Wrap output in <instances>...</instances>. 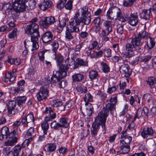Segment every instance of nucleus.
<instances>
[{
  "label": "nucleus",
  "instance_id": "obj_1",
  "mask_svg": "<svg viewBox=\"0 0 156 156\" xmlns=\"http://www.w3.org/2000/svg\"><path fill=\"white\" fill-rule=\"evenodd\" d=\"M143 42L137 36L133 38L130 43L127 44L124 49L125 55L128 58L131 57L134 54V51L142 52L144 49Z\"/></svg>",
  "mask_w": 156,
  "mask_h": 156
},
{
  "label": "nucleus",
  "instance_id": "obj_2",
  "mask_svg": "<svg viewBox=\"0 0 156 156\" xmlns=\"http://www.w3.org/2000/svg\"><path fill=\"white\" fill-rule=\"evenodd\" d=\"M91 20V15L80 17L79 12H76L73 18L71 19L69 22L71 31L76 33L79 32L80 30L78 26L80 23H83L85 25H87L90 23Z\"/></svg>",
  "mask_w": 156,
  "mask_h": 156
},
{
  "label": "nucleus",
  "instance_id": "obj_3",
  "mask_svg": "<svg viewBox=\"0 0 156 156\" xmlns=\"http://www.w3.org/2000/svg\"><path fill=\"white\" fill-rule=\"evenodd\" d=\"M100 112L98 113V116L95 119L94 122L92 124L91 128V134L93 136H95L97 135L99 126L101 125L104 129V133L106 132L105 122L107 116L103 114L100 115Z\"/></svg>",
  "mask_w": 156,
  "mask_h": 156
},
{
  "label": "nucleus",
  "instance_id": "obj_4",
  "mask_svg": "<svg viewBox=\"0 0 156 156\" xmlns=\"http://www.w3.org/2000/svg\"><path fill=\"white\" fill-rule=\"evenodd\" d=\"M26 0H15L12 5L9 3H7L4 5L5 10L9 9L13 10L17 13L24 12L26 8L25 2Z\"/></svg>",
  "mask_w": 156,
  "mask_h": 156
},
{
  "label": "nucleus",
  "instance_id": "obj_5",
  "mask_svg": "<svg viewBox=\"0 0 156 156\" xmlns=\"http://www.w3.org/2000/svg\"><path fill=\"white\" fill-rule=\"evenodd\" d=\"M106 17L109 20L118 18L119 21L122 22H125L126 21V18L123 16L120 9L116 6L109 8L107 12Z\"/></svg>",
  "mask_w": 156,
  "mask_h": 156
},
{
  "label": "nucleus",
  "instance_id": "obj_6",
  "mask_svg": "<svg viewBox=\"0 0 156 156\" xmlns=\"http://www.w3.org/2000/svg\"><path fill=\"white\" fill-rule=\"evenodd\" d=\"M117 101V94H114L110 100H107L106 102L105 107L103 108L101 112L100 115L103 114L108 116L109 111L111 112L115 109V105Z\"/></svg>",
  "mask_w": 156,
  "mask_h": 156
},
{
  "label": "nucleus",
  "instance_id": "obj_7",
  "mask_svg": "<svg viewBox=\"0 0 156 156\" xmlns=\"http://www.w3.org/2000/svg\"><path fill=\"white\" fill-rule=\"evenodd\" d=\"M38 25L35 23H32L27 25L25 30V32L28 34H30L32 41H38L40 34L38 31Z\"/></svg>",
  "mask_w": 156,
  "mask_h": 156
},
{
  "label": "nucleus",
  "instance_id": "obj_8",
  "mask_svg": "<svg viewBox=\"0 0 156 156\" xmlns=\"http://www.w3.org/2000/svg\"><path fill=\"white\" fill-rule=\"evenodd\" d=\"M114 23L113 21L108 20L105 21L103 24L104 30H102V34L103 36H106L112 31V28Z\"/></svg>",
  "mask_w": 156,
  "mask_h": 156
},
{
  "label": "nucleus",
  "instance_id": "obj_9",
  "mask_svg": "<svg viewBox=\"0 0 156 156\" xmlns=\"http://www.w3.org/2000/svg\"><path fill=\"white\" fill-rule=\"evenodd\" d=\"M31 41H28L26 40L24 41V44L25 49L29 48L33 51V53L35 51L37 50L39 48V46L38 43V41H33L32 40L31 37Z\"/></svg>",
  "mask_w": 156,
  "mask_h": 156
},
{
  "label": "nucleus",
  "instance_id": "obj_10",
  "mask_svg": "<svg viewBox=\"0 0 156 156\" xmlns=\"http://www.w3.org/2000/svg\"><path fill=\"white\" fill-rule=\"evenodd\" d=\"M48 94V90L47 88L44 87H41L36 95L37 100L40 101L45 100L47 98Z\"/></svg>",
  "mask_w": 156,
  "mask_h": 156
},
{
  "label": "nucleus",
  "instance_id": "obj_11",
  "mask_svg": "<svg viewBox=\"0 0 156 156\" xmlns=\"http://www.w3.org/2000/svg\"><path fill=\"white\" fill-rule=\"evenodd\" d=\"M55 18L52 16L46 17L41 21V24L44 27L46 28L50 25L53 24L55 22Z\"/></svg>",
  "mask_w": 156,
  "mask_h": 156
},
{
  "label": "nucleus",
  "instance_id": "obj_12",
  "mask_svg": "<svg viewBox=\"0 0 156 156\" xmlns=\"http://www.w3.org/2000/svg\"><path fill=\"white\" fill-rule=\"evenodd\" d=\"M120 71L122 75L125 77H128L131 74V71L129 66L127 64H124L120 68Z\"/></svg>",
  "mask_w": 156,
  "mask_h": 156
},
{
  "label": "nucleus",
  "instance_id": "obj_13",
  "mask_svg": "<svg viewBox=\"0 0 156 156\" xmlns=\"http://www.w3.org/2000/svg\"><path fill=\"white\" fill-rule=\"evenodd\" d=\"M16 101L13 100H10L7 102V113L9 115L11 116L14 114V113H13V112L16 108Z\"/></svg>",
  "mask_w": 156,
  "mask_h": 156
},
{
  "label": "nucleus",
  "instance_id": "obj_14",
  "mask_svg": "<svg viewBox=\"0 0 156 156\" xmlns=\"http://www.w3.org/2000/svg\"><path fill=\"white\" fill-rule=\"evenodd\" d=\"M34 119L33 114H28L26 117L23 118L21 122L24 126H28L30 123L34 124Z\"/></svg>",
  "mask_w": 156,
  "mask_h": 156
},
{
  "label": "nucleus",
  "instance_id": "obj_15",
  "mask_svg": "<svg viewBox=\"0 0 156 156\" xmlns=\"http://www.w3.org/2000/svg\"><path fill=\"white\" fill-rule=\"evenodd\" d=\"M121 139L120 144H122L129 145L132 140V137L127 134L126 131L122 132L121 135Z\"/></svg>",
  "mask_w": 156,
  "mask_h": 156
},
{
  "label": "nucleus",
  "instance_id": "obj_16",
  "mask_svg": "<svg viewBox=\"0 0 156 156\" xmlns=\"http://www.w3.org/2000/svg\"><path fill=\"white\" fill-rule=\"evenodd\" d=\"M54 38L53 34L50 31L45 32L41 37V39L44 43H47L52 41Z\"/></svg>",
  "mask_w": 156,
  "mask_h": 156
},
{
  "label": "nucleus",
  "instance_id": "obj_17",
  "mask_svg": "<svg viewBox=\"0 0 156 156\" xmlns=\"http://www.w3.org/2000/svg\"><path fill=\"white\" fill-rule=\"evenodd\" d=\"M127 20L129 23L132 26H135L138 22V18L137 13L130 14V16L127 17Z\"/></svg>",
  "mask_w": 156,
  "mask_h": 156
},
{
  "label": "nucleus",
  "instance_id": "obj_18",
  "mask_svg": "<svg viewBox=\"0 0 156 156\" xmlns=\"http://www.w3.org/2000/svg\"><path fill=\"white\" fill-rule=\"evenodd\" d=\"M154 133L153 130L151 127H147L144 128L141 133L142 136L144 138H147L152 136Z\"/></svg>",
  "mask_w": 156,
  "mask_h": 156
},
{
  "label": "nucleus",
  "instance_id": "obj_19",
  "mask_svg": "<svg viewBox=\"0 0 156 156\" xmlns=\"http://www.w3.org/2000/svg\"><path fill=\"white\" fill-rule=\"evenodd\" d=\"M57 66L59 69L58 72H59L63 76H66V71L68 69V66L66 62L60 64Z\"/></svg>",
  "mask_w": 156,
  "mask_h": 156
},
{
  "label": "nucleus",
  "instance_id": "obj_20",
  "mask_svg": "<svg viewBox=\"0 0 156 156\" xmlns=\"http://www.w3.org/2000/svg\"><path fill=\"white\" fill-rule=\"evenodd\" d=\"M64 76L59 72H57L51 78L50 82L51 83H56L60 81Z\"/></svg>",
  "mask_w": 156,
  "mask_h": 156
},
{
  "label": "nucleus",
  "instance_id": "obj_21",
  "mask_svg": "<svg viewBox=\"0 0 156 156\" xmlns=\"http://www.w3.org/2000/svg\"><path fill=\"white\" fill-rule=\"evenodd\" d=\"M52 4V2L51 1H44L39 5V7L43 11H45L50 8Z\"/></svg>",
  "mask_w": 156,
  "mask_h": 156
},
{
  "label": "nucleus",
  "instance_id": "obj_22",
  "mask_svg": "<svg viewBox=\"0 0 156 156\" xmlns=\"http://www.w3.org/2000/svg\"><path fill=\"white\" fill-rule=\"evenodd\" d=\"M87 106L83 112V115L85 116H90L92 115L93 108L91 104H89L86 105Z\"/></svg>",
  "mask_w": 156,
  "mask_h": 156
},
{
  "label": "nucleus",
  "instance_id": "obj_23",
  "mask_svg": "<svg viewBox=\"0 0 156 156\" xmlns=\"http://www.w3.org/2000/svg\"><path fill=\"white\" fill-rule=\"evenodd\" d=\"M99 77V74L97 71L92 70L89 72V77L90 80L93 81L94 80H98Z\"/></svg>",
  "mask_w": 156,
  "mask_h": 156
},
{
  "label": "nucleus",
  "instance_id": "obj_24",
  "mask_svg": "<svg viewBox=\"0 0 156 156\" xmlns=\"http://www.w3.org/2000/svg\"><path fill=\"white\" fill-rule=\"evenodd\" d=\"M72 78L73 81L80 82L84 79V76L80 73H76L72 76Z\"/></svg>",
  "mask_w": 156,
  "mask_h": 156
},
{
  "label": "nucleus",
  "instance_id": "obj_25",
  "mask_svg": "<svg viewBox=\"0 0 156 156\" xmlns=\"http://www.w3.org/2000/svg\"><path fill=\"white\" fill-rule=\"evenodd\" d=\"M68 119L65 117H61L59 119V123L61 127L67 128L69 126Z\"/></svg>",
  "mask_w": 156,
  "mask_h": 156
},
{
  "label": "nucleus",
  "instance_id": "obj_26",
  "mask_svg": "<svg viewBox=\"0 0 156 156\" xmlns=\"http://www.w3.org/2000/svg\"><path fill=\"white\" fill-rule=\"evenodd\" d=\"M120 154H124L128 153L130 150L129 145L122 144H120Z\"/></svg>",
  "mask_w": 156,
  "mask_h": 156
},
{
  "label": "nucleus",
  "instance_id": "obj_27",
  "mask_svg": "<svg viewBox=\"0 0 156 156\" xmlns=\"http://www.w3.org/2000/svg\"><path fill=\"white\" fill-rule=\"evenodd\" d=\"M27 98L25 96L18 97L16 99V101L18 105L20 108H23L24 105Z\"/></svg>",
  "mask_w": 156,
  "mask_h": 156
},
{
  "label": "nucleus",
  "instance_id": "obj_28",
  "mask_svg": "<svg viewBox=\"0 0 156 156\" xmlns=\"http://www.w3.org/2000/svg\"><path fill=\"white\" fill-rule=\"evenodd\" d=\"M17 137H14L12 138H9L4 143V145L5 146H13L14 145L17 141Z\"/></svg>",
  "mask_w": 156,
  "mask_h": 156
},
{
  "label": "nucleus",
  "instance_id": "obj_29",
  "mask_svg": "<svg viewBox=\"0 0 156 156\" xmlns=\"http://www.w3.org/2000/svg\"><path fill=\"white\" fill-rule=\"evenodd\" d=\"M151 11L150 9L144 10L140 13V17L146 20L149 19Z\"/></svg>",
  "mask_w": 156,
  "mask_h": 156
},
{
  "label": "nucleus",
  "instance_id": "obj_30",
  "mask_svg": "<svg viewBox=\"0 0 156 156\" xmlns=\"http://www.w3.org/2000/svg\"><path fill=\"white\" fill-rule=\"evenodd\" d=\"M56 147V145L53 143L49 144L45 147V151L49 152H53L55 151Z\"/></svg>",
  "mask_w": 156,
  "mask_h": 156
},
{
  "label": "nucleus",
  "instance_id": "obj_31",
  "mask_svg": "<svg viewBox=\"0 0 156 156\" xmlns=\"http://www.w3.org/2000/svg\"><path fill=\"white\" fill-rule=\"evenodd\" d=\"M70 29H69L67 28L65 32V38L66 40L70 41L73 39V37L71 34V33L74 32L72 31L71 30V26L69 25Z\"/></svg>",
  "mask_w": 156,
  "mask_h": 156
},
{
  "label": "nucleus",
  "instance_id": "obj_32",
  "mask_svg": "<svg viewBox=\"0 0 156 156\" xmlns=\"http://www.w3.org/2000/svg\"><path fill=\"white\" fill-rule=\"evenodd\" d=\"M53 105L54 107L59 108V109H60L61 111H62L64 110L65 107L62 105V102L59 101H53Z\"/></svg>",
  "mask_w": 156,
  "mask_h": 156
},
{
  "label": "nucleus",
  "instance_id": "obj_33",
  "mask_svg": "<svg viewBox=\"0 0 156 156\" xmlns=\"http://www.w3.org/2000/svg\"><path fill=\"white\" fill-rule=\"evenodd\" d=\"M137 37L141 40L142 39L146 38H148L149 37L148 34L145 31L139 32L137 34Z\"/></svg>",
  "mask_w": 156,
  "mask_h": 156
},
{
  "label": "nucleus",
  "instance_id": "obj_34",
  "mask_svg": "<svg viewBox=\"0 0 156 156\" xmlns=\"http://www.w3.org/2000/svg\"><path fill=\"white\" fill-rule=\"evenodd\" d=\"M148 38L150 39V41L149 42H147V46L148 49H150L154 47L155 44V42L154 38H151L150 37H149Z\"/></svg>",
  "mask_w": 156,
  "mask_h": 156
},
{
  "label": "nucleus",
  "instance_id": "obj_35",
  "mask_svg": "<svg viewBox=\"0 0 156 156\" xmlns=\"http://www.w3.org/2000/svg\"><path fill=\"white\" fill-rule=\"evenodd\" d=\"M92 98L93 97L90 93L86 94L83 98L85 102V105H87L90 104L88 102L91 101L92 100Z\"/></svg>",
  "mask_w": 156,
  "mask_h": 156
},
{
  "label": "nucleus",
  "instance_id": "obj_36",
  "mask_svg": "<svg viewBox=\"0 0 156 156\" xmlns=\"http://www.w3.org/2000/svg\"><path fill=\"white\" fill-rule=\"evenodd\" d=\"M27 135L28 136H31L30 138H32V140L36 135V133L35 132L34 128L33 127H30L27 133Z\"/></svg>",
  "mask_w": 156,
  "mask_h": 156
},
{
  "label": "nucleus",
  "instance_id": "obj_37",
  "mask_svg": "<svg viewBox=\"0 0 156 156\" xmlns=\"http://www.w3.org/2000/svg\"><path fill=\"white\" fill-rule=\"evenodd\" d=\"M76 62L80 65V66H88V62L82 58H77Z\"/></svg>",
  "mask_w": 156,
  "mask_h": 156
},
{
  "label": "nucleus",
  "instance_id": "obj_38",
  "mask_svg": "<svg viewBox=\"0 0 156 156\" xmlns=\"http://www.w3.org/2000/svg\"><path fill=\"white\" fill-rule=\"evenodd\" d=\"M42 129L43 130V133L44 135L46 134L47 133V130L49 128V125L47 122H44L41 124Z\"/></svg>",
  "mask_w": 156,
  "mask_h": 156
},
{
  "label": "nucleus",
  "instance_id": "obj_39",
  "mask_svg": "<svg viewBox=\"0 0 156 156\" xmlns=\"http://www.w3.org/2000/svg\"><path fill=\"white\" fill-rule=\"evenodd\" d=\"M143 109L141 108H139L134 117L133 121H134L136 119H139L143 116Z\"/></svg>",
  "mask_w": 156,
  "mask_h": 156
},
{
  "label": "nucleus",
  "instance_id": "obj_40",
  "mask_svg": "<svg viewBox=\"0 0 156 156\" xmlns=\"http://www.w3.org/2000/svg\"><path fill=\"white\" fill-rule=\"evenodd\" d=\"M103 71L105 73H107L110 71L109 66L106 63L102 62L101 64Z\"/></svg>",
  "mask_w": 156,
  "mask_h": 156
},
{
  "label": "nucleus",
  "instance_id": "obj_41",
  "mask_svg": "<svg viewBox=\"0 0 156 156\" xmlns=\"http://www.w3.org/2000/svg\"><path fill=\"white\" fill-rule=\"evenodd\" d=\"M81 16L91 15L90 12L88 10V8L86 6L83 7L81 9Z\"/></svg>",
  "mask_w": 156,
  "mask_h": 156
},
{
  "label": "nucleus",
  "instance_id": "obj_42",
  "mask_svg": "<svg viewBox=\"0 0 156 156\" xmlns=\"http://www.w3.org/2000/svg\"><path fill=\"white\" fill-rule=\"evenodd\" d=\"M94 54H92L91 58H97L101 57L103 54V51H102L100 50L97 52L95 51Z\"/></svg>",
  "mask_w": 156,
  "mask_h": 156
},
{
  "label": "nucleus",
  "instance_id": "obj_43",
  "mask_svg": "<svg viewBox=\"0 0 156 156\" xmlns=\"http://www.w3.org/2000/svg\"><path fill=\"white\" fill-rule=\"evenodd\" d=\"M0 132L3 136H6V137L9 132V129L6 126L3 127L1 129Z\"/></svg>",
  "mask_w": 156,
  "mask_h": 156
},
{
  "label": "nucleus",
  "instance_id": "obj_44",
  "mask_svg": "<svg viewBox=\"0 0 156 156\" xmlns=\"http://www.w3.org/2000/svg\"><path fill=\"white\" fill-rule=\"evenodd\" d=\"M147 84L151 87L154 85L156 82L155 78L153 76L149 77L147 80Z\"/></svg>",
  "mask_w": 156,
  "mask_h": 156
},
{
  "label": "nucleus",
  "instance_id": "obj_45",
  "mask_svg": "<svg viewBox=\"0 0 156 156\" xmlns=\"http://www.w3.org/2000/svg\"><path fill=\"white\" fill-rule=\"evenodd\" d=\"M24 91V89L22 87H16L12 90L13 93L14 95H16L19 94H20Z\"/></svg>",
  "mask_w": 156,
  "mask_h": 156
},
{
  "label": "nucleus",
  "instance_id": "obj_46",
  "mask_svg": "<svg viewBox=\"0 0 156 156\" xmlns=\"http://www.w3.org/2000/svg\"><path fill=\"white\" fill-rule=\"evenodd\" d=\"M66 20L65 18H60L59 20V27L61 30H62L63 27L66 25Z\"/></svg>",
  "mask_w": 156,
  "mask_h": 156
},
{
  "label": "nucleus",
  "instance_id": "obj_47",
  "mask_svg": "<svg viewBox=\"0 0 156 156\" xmlns=\"http://www.w3.org/2000/svg\"><path fill=\"white\" fill-rule=\"evenodd\" d=\"M118 88V85L114 86L112 87H109L107 90V92L109 94H111L113 93H115V92L117 90Z\"/></svg>",
  "mask_w": 156,
  "mask_h": 156
},
{
  "label": "nucleus",
  "instance_id": "obj_48",
  "mask_svg": "<svg viewBox=\"0 0 156 156\" xmlns=\"http://www.w3.org/2000/svg\"><path fill=\"white\" fill-rule=\"evenodd\" d=\"M51 45L52 48V51L55 53V55L56 52L58 48V44L57 41H55L52 42Z\"/></svg>",
  "mask_w": 156,
  "mask_h": 156
},
{
  "label": "nucleus",
  "instance_id": "obj_49",
  "mask_svg": "<svg viewBox=\"0 0 156 156\" xmlns=\"http://www.w3.org/2000/svg\"><path fill=\"white\" fill-rule=\"evenodd\" d=\"M103 54L105 57L109 58L112 56L111 51L109 48L104 49Z\"/></svg>",
  "mask_w": 156,
  "mask_h": 156
},
{
  "label": "nucleus",
  "instance_id": "obj_50",
  "mask_svg": "<svg viewBox=\"0 0 156 156\" xmlns=\"http://www.w3.org/2000/svg\"><path fill=\"white\" fill-rule=\"evenodd\" d=\"M79 36L82 39H87L89 36V33L86 31H82L79 34Z\"/></svg>",
  "mask_w": 156,
  "mask_h": 156
},
{
  "label": "nucleus",
  "instance_id": "obj_51",
  "mask_svg": "<svg viewBox=\"0 0 156 156\" xmlns=\"http://www.w3.org/2000/svg\"><path fill=\"white\" fill-rule=\"evenodd\" d=\"M59 123L57 122L56 121H54L51 122V127L55 129H57L61 127Z\"/></svg>",
  "mask_w": 156,
  "mask_h": 156
},
{
  "label": "nucleus",
  "instance_id": "obj_52",
  "mask_svg": "<svg viewBox=\"0 0 156 156\" xmlns=\"http://www.w3.org/2000/svg\"><path fill=\"white\" fill-rule=\"evenodd\" d=\"M17 130L14 129L11 133H8L6 138H12L14 137H16L15 136L17 133Z\"/></svg>",
  "mask_w": 156,
  "mask_h": 156
},
{
  "label": "nucleus",
  "instance_id": "obj_53",
  "mask_svg": "<svg viewBox=\"0 0 156 156\" xmlns=\"http://www.w3.org/2000/svg\"><path fill=\"white\" fill-rule=\"evenodd\" d=\"M17 29L16 28H14L12 31L8 35V37L10 38H14L16 36V32L17 31Z\"/></svg>",
  "mask_w": 156,
  "mask_h": 156
},
{
  "label": "nucleus",
  "instance_id": "obj_54",
  "mask_svg": "<svg viewBox=\"0 0 156 156\" xmlns=\"http://www.w3.org/2000/svg\"><path fill=\"white\" fill-rule=\"evenodd\" d=\"M48 51V50H44L38 53L39 59L40 61L42 62L44 61V55L46 52Z\"/></svg>",
  "mask_w": 156,
  "mask_h": 156
},
{
  "label": "nucleus",
  "instance_id": "obj_55",
  "mask_svg": "<svg viewBox=\"0 0 156 156\" xmlns=\"http://www.w3.org/2000/svg\"><path fill=\"white\" fill-rule=\"evenodd\" d=\"M92 23L95 25L98 26L101 24V19L99 17L95 18L93 20Z\"/></svg>",
  "mask_w": 156,
  "mask_h": 156
},
{
  "label": "nucleus",
  "instance_id": "obj_56",
  "mask_svg": "<svg viewBox=\"0 0 156 156\" xmlns=\"http://www.w3.org/2000/svg\"><path fill=\"white\" fill-rule=\"evenodd\" d=\"M28 3L30 9H34L36 5L35 0H30L28 1Z\"/></svg>",
  "mask_w": 156,
  "mask_h": 156
},
{
  "label": "nucleus",
  "instance_id": "obj_57",
  "mask_svg": "<svg viewBox=\"0 0 156 156\" xmlns=\"http://www.w3.org/2000/svg\"><path fill=\"white\" fill-rule=\"evenodd\" d=\"M32 140V138L25 140L22 144V147L24 148L27 147Z\"/></svg>",
  "mask_w": 156,
  "mask_h": 156
},
{
  "label": "nucleus",
  "instance_id": "obj_58",
  "mask_svg": "<svg viewBox=\"0 0 156 156\" xmlns=\"http://www.w3.org/2000/svg\"><path fill=\"white\" fill-rule=\"evenodd\" d=\"M56 62L57 66L62 63H65V62L63 59V57L62 56H59L57 57Z\"/></svg>",
  "mask_w": 156,
  "mask_h": 156
},
{
  "label": "nucleus",
  "instance_id": "obj_59",
  "mask_svg": "<svg viewBox=\"0 0 156 156\" xmlns=\"http://www.w3.org/2000/svg\"><path fill=\"white\" fill-rule=\"evenodd\" d=\"M67 84L66 81L65 80H63L58 83V86L60 88H63L65 87Z\"/></svg>",
  "mask_w": 156,
  "mask_h": 156
},
{
  "label": "nucleus",
  "instance_id": "obj_60",
  "mask_svg": "<svg viewBox=\"0 0 156 156\" xmlns=\"http://www.w3.org/2000/svg\"><path fill=\"white\" fill-rule=\"evenodd\" d=\"M72 2L70 0L68 1L65 6V8L67 10H70L72 9Z\"/></svg>",
  "mask_w": 156,
  "mask_h": 156
},
{
  "label": "nucleus",
  "instance_id": "obj_61",
  "mask_svg": "<svg viewBox=\"0 0 156 156\" xmlns=\"http://www.w3.org/2000/svg\"><path fill=\"white\" fill-rule=\"evenodd\" d=\"M98 44V43L96 41H93L90 44L89 47L90 49L94 50L96 48Z\"/></svg>",
  "mask_w": 156,
  "mask_h": 156
},
{
  "label": "nucleus",
  "instance_id": "obj_62",
  "mask_svg": "<svg viewBox=\"0 0 156 156\" xmlns=\"http://www.w3.org/2000/svg\"><path fill=\"white\" fill-rule=\"evenodd\" d=\"M144 98L147 102H149L151 99V95L149 94H146L144 95Z\"/></svg>",
  "mask_w": 156,
  "mask_h": 156
},
{
  "label": "nucleus",
  "instance_id": "obj_63",
  "mask_svg": "<svg viewBox=\"0 0 156 156\" xmlns=\"http://www.w3.org/2000/svg\"><path fill=\"white\" fill-rule=\"evenodd\" d=\"M151 58L152 56L151 55H146L142 59L141 61L145 62H147L151 59Z\"/></svg>",
  "mask_w": 156,
  "mask_h": 156
},
{
  "label": "nucleus",
  "instance_id": "obj_64",
  "mask_svg": "<svg viewBox=\"0 0 156 156\" xmlns=\"http://www.w3.org/2000/svg\"><path fill=\"white\" fill-rule=\"evenodd\" d=\"M123 26L121 25H119L118 26L117 31L118 33L121 34H122L123 31Z\"/></svg>",
  "mask_w": 156,
  "mask_h": 156
}]
</instances>
